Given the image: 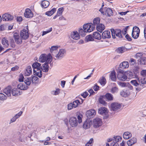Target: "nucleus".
I'll use <instances>...</instances> for the list:
<instances>
[{
    "label": "nucleus",
    "instance_id": "f257e3e1",
    "mask_svg": "<svg viewBox=\"0 0 146 146\" xmlns=\"http://www.w3.org/2000/svg\"><path fill=\"white\" fill-rule=\"evenodd\" d=\"M82 28H80L78 30L80 34L82 36H84L86 35V33H90L94 29V27L93 26L92 23H88L84 24Z\"/></svg>",
    "mask_w": 146,
    "mask_h": 146
},
{
    "label": "nucleus",
    "instance_id": "f03ea898",
    "mask_svg": "<svg viewBox=\"0 0 146 146\" xmlns=\"http://www.w3.org/2000/svg\"><path fill=\"white\" fill-rule=\"evenodd\" d=\"M112 38H122L123 36L121 34V31L120 29H116L114 30L113 29H112L111 30Z\"/></svg>",
    "mask_w": 146,
    "mask_h": 146
},
{
    "label": "nucleus",
    "instance_id": "7ed1b4c3",
    "mask_svg": "<svg viewBox=\"0 0 146 146\" xmlns=\"http://www.w3.org/2000/svg\"><path fill=\"white\" fill-rule=\"evenodd\" d=\"M136 78L137 80H132L130 81V83L133 86L137 87L136 90L137 91L139 92L143 88V86H141L140 84L138 76Z\"/></svg>",
    "mask_w": 146,
    "mask_h": 146
},
{
    "label": "nucleus",
    "instance_id": "20e7f679",
    "mask_svg": "<svg viewBox=\"0 0 146 146\" xmlns=\"http://www.w3.org/2000/svg\"><path fill=\"white\" fill-rule=\"evenodd\" d=\"M117 79L123 81H125L127 79V77L123 70H119L117 72Z\"/></svg>",
    "mask_w": 146,
    "mask_h": 146
},
{
    "label": "nucleus",
    "instance_id": "39448f33",
    "mask_svg": "<svg viewBox=\"0 0 146 146\" xmlns=\"http://www.w3.org/2000/svg\"><path fill=\"white\" fill-rule=\"evenodd\" d=\"M102 123V119L99 117H97L93 120V126L94 128H97L101 126Z\"/></svg>",
    "mask_w": 146,
    "mask_h": 146
},
{
    "label": "nucleus",
    "instance_id": "423d86ee",
    "mask_svg": "<svg viewBox=\"0 0 146 146\" xmlns=\"http://www.w3.org/2000/svg\"><path fill=\"white\" fill-rule=\"evenodd\" d=\"M65 51L64 49H61L58 52L56 53L55 55L54 56V57H55L54 58L55 60L60 59L63 57L64 55Z\"/></svg>",
    "mask_w": 146,
    "mask_h": 146
},
{
    "label": "nucleus",
    "instance_id": "0eeeda50",
    "mask_svg": "<svg viewBox=\"0 0 146 146\" xmlns=\"http://www.w3.org/2000/svg\"><path fill=\"white\" fill-rule=\"evenodd\" d=\"M127 45L118 47L115 50V51L118 54H122L127 51L130 48L127 47Z\"/></svg>",
    "mask_w": 146,
    "mask_h": 146
},
{
    "label": "nucleus",
    "instance_id": "6e6552de",
    "mask_svg": "<svg viewBox=\"0 0 146 146\" xmlns=\"http://www.w3.org/2000/svg\"><path fill=\"white\" fill-rule=\"evenodd\" d=\"M111 109L113 111H116L119 109L121 107L120 104L116 102L113 103L111 105Z\"/></svg>",
    "mask_w": 146,
    "mask_h": 146
},
{
    "label": "nucleus",
    "instance_id": "1a4fd4ad",
    "mask_svg": "<svg viewBox=\"0 0 146 146\" xmlns=\"http://www.w3.org/2000/svg\"><path fill=\"white\" fill-rule=\"evenodd\" d=\"M13 37L15 40V42L18 44H21L22 43V38L20 37L19 34L16 33L14 34Z\"/></svg>",
    "mask_w": 146,
    "mask_h": 146
},
{
    "label": "nucleus",
    "instance_id": "9d476101",
    "mask_svg": "<svg viewBox=\"0 0 146 146\" xmlns=\"http://www.w3.org/2000/svg\"><path fill=\"white\" fill-rule=\"evenodd\" d=\"M20 36L23 39H27L29 36L28 31L25 29L23 30L20 32Z\"/></svg>",
    "mask_w": 146,
    "mask_h": 146
},
{
    "label": "nucleus",
    "instance_id": "9b49d317",
    "mask_svg": "<svg viewBox=\"0 0 146 146\" xmlns=\"http://www.w3.org/2000/svg\"><path fill=\"white\" fill-rule=\"evenodd\" d=\"M13 17L8 13H5L2 15V19L4 21H11L13 19Z\"/></svg>",
    "mask_w": 146,
    "mask_h": 146
},
{
    "label": "nucleus",
    "instance_id": "f8f14e48",
    "mask_svg": "<svg viewBox=\"0 0 146 146\" xmlns=\"http://www.w3.org/2000/svg\"><path fill=\"white\" fill-rule=\"evenodd\" d=\"M70 124L72 127L76 126L78 124L77 120L76 117H71L69 120Z\"/></svg>",
    "mask_w": 146,
    "mask_h": 146
},
{
    "label": "nucleus",
    "instance_id": "ddd939ff",
    "mask_svg": "<svg viewBox=\"0 0 146 146\" xmlns=\"http://www.w3.org/2000/svg\"><path fill=\"white\" fill-rule=\"evenodd\" d=\"M108 109L105 107L100 108L98 110V112L100 114L104 115H106L108 113Z\"/></svg>",
    "mask_w": 146,
    "mask_h": 146
},
{
    "label": "nucleus",
    "instance_id": "4468645a",
    "mask_svg": "<svg viewBox=\"0 0 146 146\" xmlns=\"http://www.w3.org/2000/svg\"><path fill=\"white\" fill-rule=\"evenodd\" d=\"M41 66V64L37 62H35L33 64L32 67L34 69V73H35V72L36 70H41L42 67Z\"/></svg>",
    "mask_w": 146,
    "mask_h": 146
},
{
    "label": "nucleus",
    "instance_id": "2eb2a0df",
    "mask_svg": "<svg viewBox=\"0 0 146 146\" xmlns=\"http://www.w3.org/2000/svg\"><path fill=\"white\" fill-rule=\"evenodd\" d=\"M92 124V121L90 119H87L84 122L83 127L84 129H87L90 127Z\"/></svg>",
    "mask_w": 146,
    "mask_h": 146
},
{
    "label": "nucleus",
    "instance_id": "dca6fc26",
    "mask_svg": "<svg viewBox=\"0 0 146 146\" xmlns=\"http://www.w3.org/2000/svg\"><path fill=\"white\" fill-rule=\"evenodd\" d=\"M24 15L25 17L27 18H32L33 16L31 11L29 9H26Z\"/></svg>",
    "mask_w": 146,
    "mask_h": 146
},
{
    "label": "nucleus",
    "instance_id": "f3484780",
    "mask_svg": "<svg viewBox=\"0 0 146 146\" xmlns=\"http://www.w3.org/2000/svg\"><path fill=\"white\" fill-rule=\"evenodd\" d=\"M71 38L75 40H78L80 38V36L78 33L76 31L71 33Z\"/></svg>",
    "mask_w": 146,
    "mask_h": 146
},
{
    "label": "nucleus",
    "instance_id": "a211bd4d",
    "mask_svg": "<svg viewBox=\"0 0 146 146\" xmlns=\"http://www.w3.org/2000/svg\"><path fill=\"white\" fill-rule=\"evenodd\" d=\"M96 114L95 110L91 109L88 111L86 113V115L88 118L93 117Z\"/></svg>",
    "mask_w": 146,
    "mask_h": 146
},
{
    "label": "nucleus",
    "instance_id": "6ab92c4d",
    "mask_svg": "<svg viewBox=\"0 0 146 146\" xmlns=\"http://www.w3.org/2000/svg\"><path fill=\"white\" fill-rule=\"evenodd\" d=\"M127 78L129 79H131L133 78H137V74H135L133 72L131 71H128L127 73Z\"/></svg>",
    "mask_w": 146,
    "mask_h": 146
},
{
    "label": "nucleus",
    "instance_id": "aec40b11",
    "mask_svg": "<svg viewBox=\"0 0 146 146\" xmlns=\"http://www.w3.org/2000/svg\"><path fill=\"white\" fill-rule=\"evenodd\" d=\"M102 38L103 39L109 38L111 37L110 33L109 31H104L102 33Z\"/></svg>",
    "mask_w": 146,
    "mask_h": 146
},
{
    "label": "nucleus",
    "instance_id": "412c9836",
    "mask_svg": "<svg viewBox=\"0 0 146 146\" xmlns=\"http://www.w3.org/2000/svg\"><path fill=\"white\" fill-rule=\"evenodd\" d=\"M11 86H8L6 88L3 90V92L7 96L10 97L11 96Z\"/></svg>",
    "mask_w": 146,
    "mask_h": 146
},
{
    "label": "nucleus",
    "instance_id": "4be33fe9",
    "mask_svg": "<svg viewBox=\"0 0 146 146\" xmlns=\"http://www.w3.org/2000/svg\"><path fill=\"white\" fill-rule=\"evenodd\" d=\"M58 46H52L51 47L50 50V52L52 54V55L54 57L56 53H57L58 51L57 49Z\"/></svg>",
    "mask_w": 146,
    "mask_h": 146
},
{
    "label": "nucleus",
    "instance_id": "5701e85b",
    "mask_svg": "<svg viewBox=\"0 0 146 146\" xmlns=\"http://www.w3.org/2000/svg\"><path fill=\"white\" fill-rule=\"evenodd\" d=\"M32 73V69L31 66H28L26 68L24 75L25 76H30Z\"/></svg>",
    "mask_w": 146,
    "mask_h": 146
},
{
    "label": "nucleus",
    "instance_id": "b1692460",
    "mask_svg": "<svg viewBox=\"0 0 146 146\" xmlns=\"http://www.w3.org/2000/svg\"><path fill=\"white\" fill-rule=\"evenodd\" d=\"M129 66V63L127 61H124L120 63L119 65V67L123 69L128 68Z\"/></svg>",
    "mask_w": 146,
    "mask_h": 146
},
{
    "label": "nucleus",
    "instance_id": "393cba45",
    "mask_svg": "<svg viewBox=\"0 0 146 146\" xmlns=\"http://www.w3.org/2000/svg\"><path fill=\"white\" fill-rule=\"evenodd\" d=\"M12 95L13 96H16L21 94L20 90L17 88H13L11 91Z\"/></svg>",
    "mask_w": 146,
    "mask_h": 146
},
{
    "label": "nucleus",
    "instance_id": "a878e982",
    "mask_svg": "<svg viewBox=\"0 0 146 146\" xmlns=\"http://www.w3.org/2000/svg\"><path fill=\"white\" fill-rule=\"evenodd\" d=\"M137 141V139L135 137H133L127 141V144L129 146H131L135 143Z\"/></svg>",
    "mask_w": 146,
    "mask_h": 146
},
{
    "label": "nucleus",
    "instance_id": "bb28decb",
    "mask_svg": "<svg viewBox=\"0 0 146 146\" xmlns=\"http://www.w3.org/2000/svg\"><path fill=\"white\" fill-rule=\"evenodd\" d=\"M47 55L45 54H42L39 57V61L40 62H45L47 57Z\"/></svg>",
    "mask_w": 146,
    "mask_h": 146
},
{
    "label": "nucleus",
    "instance_id": "cd10ccee",
    "mask_svg": "<svg viewBox=\"0 0 146 146\" xmlns=\"http://www.w3.org/2000/svg\"><path fill=\"white\" fill-rule=\"evenodd\" d=\"M17 87L19 90H25L28 89L29 87L22 83H21L18 85Z\"/></svg>",
    "mask_w": 146,
    "mask_h": 146
},
{
    "label": "nucleus",
    "instance_id": "c85d7f7f",
    "mask_svg": "<svg viewBox=\"0 0 146 146\" xmlns=\"http://www.w3.org/2000/svg\"><path fill=\"white\" fill-rule=\"evenodd\" d=\"M49 2L48 1L44 0L41 2V6L43 8H46L49 6Z\"/></svg>",
    "mask_w": 146,
    "mask_h": 146
},
{
    "label": "nucleus",
    "instance_id": "c756f323",
    "mask_svg": "<svg viewBox=\"0 0 146 146\" xmlns=\"http://www.w3.org/2000/svg\"><path fill=\"white\" fill-rule=\"evenodd\" d=\"M96 27L97 30L100 33H102L105 29V26L104 25L101 23L99 24Z\"/></svg>",
    "mask_w": 146,
    "mask_h": 146
},
{
    "label": "nucleus",
    "instance_id": "7c9ffc66",
    "mask_svg": "<svg viewBox=\"0 0 146 146\" xmlns=\"http://www.w3.org/2000/svg\"><path fill=\"white\" fill-rule=\"evenodd\" d=\"M100 19L99 17H97L95 18L93 20V26L94 27V29L95 28V26H97V25H98L99 24H100Z\"/></svg>",
    "mask_w": 146,
    "mask_h": 146
},
{
    "label": "nucleus",
    "instance_id": "2f4dec72",
    "mask_svg": "<svg viewBox=\"0 0 146 146\" xmlns=\"http://www.w3.org/2000/svg\"><path fill=\"white\" fill-rule=\"evenodd\" d=\"M123 136L124 139H127L131 138L132 135L129 132L126 131L123 133Z\"/></svg>",
    "mask_w": 146,
    "mask_h": 146
},
{
    "label": "nucleus",
    "instance_id": "473e14b6",
    "mask_svg": "<svg viewBox=\"0 0 146 146\" xmlns=\"http://www.w3.org/2000/svg\"><path fill=\"white\" fill-rule=\"evenodd\" d=\"M41 69L44 72H47L48 70L49 66L46 63H45L42 66Z\"/></svg>",
    "mask_w": 146,
    "mask_h": 146
},
{
    "label": "nucleus",
    "instance_id": "72a5a7b5",
    "mask_svg": "<svg viewBox=\"0 0 146 146\" xmlns=\"http://www.w3.org/2000/svg\"><path fill=\"white\" fill-rule=\"evenodd\" d=\"M93 37L94 38L98 40H100L101 38V35L98 32L93 33Z\"/></svg>",
    "mask_w": 146,
    "mask_h": 146
},
{
    "label": "nucleus",
    "instance_id": "f704fd0d",
    "mask_svg": "<svg viewBox=\"0 0 146 146\" xmlns=\"http://www.w3.org/2000/svg\"><path fill=\"white\" fill-rule=\"evenodd\" d=\"M8 40L7 38H4L2 40V44L6 47H8L9 45V43L8 42Z\"/></svg>",
    "mask_w": 146,
    "mask_h": 146
},
{
    "label": "nucleus",
    "instance_id": "c9c22d12",
    "mask_svg": "<svg viewBox=\"0 0 146 146\" xmlns=\"http://www.w3.org/2000/svg\"><path fill=\"white\" fill-rule=\"evenodd\" d=\"M24 82L27 86H29L32 82L31 77L26 78L24 79Z\"/></svg>",
    "mask_w": 146,
    "mask_h": 146
},
{
    "label": "nucleus",
    "instance_id": "e433bc0d",
    "mask_svg": "<svg viewBox=\"0 0 146 146\" xmlns=\"http://www.w3.org/2000/svg\"><path fill=\"white\" fill-rule=\"evenodd\" d=\"M139 80L141 86H143V85L146 84V76H142L140 79L139 78Z\"/></svg>",
    "mask_w": 146,
    "mask_h": 146
},
{
    "label": "nucleus",
    "instance_id": "4c0bfd02",
    "mask_svg": "<svg viewBox=\"0 0 146 146\" xmlns=\"http://www.w3.org/2000/svg\"><path fill=\"white\" fill-rule=\"evenodd\" d=\"M138 62L141 65H145L146 64V57H142L138 60Z\"/></svg>",
    "mask_w": 146,
    "mask_h": 146
},
{
    "label": "nucleus",
    "instance_id": "58836bf2",
    "mask_svg": "<svg viewBox=\"0 0 146 146\" xmlns=\"http://www.w3.org/2000/svg\"><path fill=\"white\" fill-rule=\"evenodd\" d=\"M56 11V8H52L50 11L46 12L45 14L48 16H51Z\"/></svg>",
    "mask_w": 146,
    "mask_h": 146
},
{
    "label": "nucleus",
    "instance_id": "ea45409f",
    "mask_svg": "<svg viewBox=\"0 0 146 146\" xmlns=\"http://www.w3.org/2000/svg\"><path fill=\"white\" fill-rule=\"evenodd\" d=\"M106 98L108 101H112L113 100V95L110 93H107L105 95Z\"/></svg>",
    "mask_w": 146,
    "mask_h": 146
},
{
    "label": "nucleus",
    "instance_id": "a19ab883",
    "mask_svg": "<svg viewBox=\"0 0 146 146\" xmlns=\"http://www.w3.org/2000/svg\"><path fill=\"white\" fill-rule=\"evenodd\" d=\"M99 82L101 85L103 86H104L106 83V80L105 78L102 77L100 78L99 80Z\"/></svg>",
    "mask_w": 146,
    "mask_h": 146
},
{
    "label": "nucleus",
    "instance_id": "79ce46f5",
    "mask_svg": "<svg viewBox=\"0 0 146 146\" xmlns=\"http://www.w3.org/2000/svg\"><path fill=\"white\" fill-rule=\"evenodd\" d=\"M110 78L113 81H115L116 79V76L115 73L114 71H112L111 72L110 75Z\"/></svg>",
    "mask_w": 146,
    "mask_h": 146
},
{
    "label": "nucleus",
    "instance_id": "37998d69",
    "mask_svg": "<svg viewBox=\"0 0 146 146\" xmlns=\"http://www.w3.org/2000/svg\"><path fill=\"white\" fill-rule=\"evenodd\" d=\"M52 56L50 54H48L47 56L46 59L45 63H46L47 64L51 63L52 60Z\"/></svg>",
    "mask_w": 146,
    "mask_h": 146
},
{
    "label": "nucleus",
    "instance_id": "c03bdc74",
    "mask_svg": "<svg viewBox=\"0 0 146 146\" xmlns=\"http://www.w3.org/2000/svg\"><path fill=\"white\" fill-rule=\"evenodd\" d=\"M106 13L108 16L112 15H113V13L112 10L111 9L109 8H106Z\"/></svg>",
    "mask_w": 146,
    "mask_h": 146
},
{
    "label": "nucleus",
    "instance_id": "a18cd8bd",
    "mask_svg": "<svg viewBox=\"0 0 146 146\" xmlns=\"http://www.w3.org/2000/svg\"><path fill=\"white\" fill-rule=\"evenodd\" d=\"M17 134L19 135V137L18 138L19 140L21 142H25V138L24 135L23 134H21L20 132H18Z\"/></svg>",
    "mask_w": 146,
    "mask_h": 146
},
{
    "label": "nucleus",
    "instance_id": "49530a36",
    "mask_svg": "<svg viewBox=\"0 0 146 146\" xmlns=\"http://www.w3.org/2000/svg\"><path fill=\"white\" fill-rule=\"evenodd\" d=\"M118 90V88L116 86H115L111 88L110 90V92L113 94H114L117 93Z\"/></svg>",
    "mask_w": 146,
    "mask_h": 146
},
{
    "label": "nucleus",
    "instance_id": "de8ad7c7",
    "mask_svg": "<svg viewBox=\"0 0 146 146\" xmlns=\"http://www.w3.org/2000/svg\"><path fill=\"white\" fill-rule=\"evenodd\" d=\"M121 137L119 136H114L113 139V142L117 143L121 140Z\"/></svg>",
    "mask_w": 146,
    "mask_h": 146
},
{
    "label": "nucleus",
    "instance_id": "09e8293b",
    "mask_svg": "<svg viewBox=\"0 0 146 146\" xmlns=\"http://www.w3.org/2000/svg\"><path fill=\"white\" fill-rule=\"evenodd\" d=\"M72 103L74 106V108H76L78 106V105L81 104L80 102L78 100L74 101Z\"/></svg>",
    "mask_w": 146,
    "mask_h": 146
},
{
    "label": "nucleus",
    "instance_id": "8fccbe9b",
    "mask_svg": "<svg viewBox=\"0 0 146 146\" xmlns=\"http://www.w3.org/2000/svg\"><path fill=\"white\" fill-rule=\"evenodd\" d=\"M60 93V89L58 88H56L55 90H53L51 91V94L54 95H57Z\"/></svg>",
    "mask_w": 146,
    "mask_h": 146
},
{
    "label": "nucleus",
    "instance_id": "3c124183",
    "mask_svg": "<svg viewBox=\"0 0 146 146\" xmlns=\"http://www.w3.org/2000/svg\"><path fill=\"white\" fill-rule=\"evenodd\" d=\"M34 73L35 75H36L39 78H41L42 76V72L41 70H36L35 72Z\"/></svg>",
    "mask_w": 146,
    "mask_h": 146
},
{
    "label": "nucleus",
    "instance_id": "603ef678",
    "mask_svg": "<svg viewBox=\"0 0 146 146\" xmlns=\"http://www.w3.org/2000/svg\"><path fill=\"white\" fill-rule=\"evenodd\" d=\"M9 42L10 47L11 48H14L15 45L13 39L11 38L9 39Z\"/></svg>",
    "mask_w": 146,
    "mask_h": 146
},
{
    "label": "nucleus",
    "instance_id": "864d4df0",
    "mask_svg": "<svg viewBox=\"0 0 146 146\" xmlns=\"http://www.w3.org/2000/svg\"><path fill=\"white\" fill-rule=\"evenodd\" d=\"M127 82H117L118 84L122 88H126V86L127 84Z\"/></svg>",
    "mask_w": 146,
    "mask_h": 146
},
{
    "label": "nucleus",
    "instance_id": "5fc2aeb1",
    "mask_svg": "<svg viewBox=\"0 0 146 146\" xmlns=\"http://www.w3.org/2000/svg\"><path fill=\"white\" fill-rule=\"evenodd\" d=\"M140 33L132 31L131 35L132 37L134 39L137 38L139 36Z\"/></svg>",
    "mask_w": 146,
    "mask_h": 146
},
{
    "label": "nucleus",
    "instance_id": "6e6d98bb",
    "mask_svg": "<svg viewBox=\"0 0 146 146\" xmlns=\"http://www.w3.org/2000/svg\"><path fill=\"white\" fill-rule=\"evenodd\" d=\"M31 78V81L32 83L36 84L38 82V78L36 76H33V77Z\"/></svg>",
    "mask_w": 146,
    "mask_h": 146
},
{
    "label": "nucleus",
    "instance_id": "4d7b16f0",
    "mask_svg": "<svg viewBox=\"0 0 146 146\" xmlns=\"http://www.w3.org/2000/svg\"><path fill=\"white\" fill-rule=\"evenodd\" d=\"M64 11V8L63 7H60L58 9V10L56 14L59 16L62 14L63 12Z\"/></svg>",
    "mask_w": 146,
    "mask_h": 146
},
{
    "label": "nucleus",
    "instance_id": "13d9d810",
    "mask_svg": "<svg viewBox=\"0 0 146 146\" xmlns=\"http://www.w3.org/2000/svg\"><path fill=\"white\" fill-rule=\"evenodd\" d=\"M7 96H5L4 94L0 93V100H4L7 99Z\"/></svg>",
    "mask_w": 146,
    "mask_h": 146
},
{
    "label": "nucleus",
    "instance_id": "bf43d9fd",
    "mask_svg": "<svg viewBox=\"0 0 146 146\" xmlns=\"http://www.w3.org/2000/svg\"><path fill=\"white\" fill-rule=\"evenodd\" d=\"M86 38L87 42L89 41H92L94 40V39L91 35H89L86 36Z\"/></svg>",
    "mask_w": 146,
    "mask_h": 146
},
{
    "label": "nucleus",
    "instance_id": "052dcab7",
    "mask_svg": "<svg viewBox=\"0 0 146 146\" xmlns=\"http://www.w3.org/2000/svg\"><path fill=\"white\" fill-rule=\"evenodd\" d=\"M100 103L104 106H106L107 105V103L102 98H100L99 100Z\"/></svg>",
    "mask_w": 146,
    "mask_h": 146
},
{
    "label": "nucleus",
    "instance_id": "680f3d73",
    "mask_svg": "<svg viewBox=\"0 0 146 146\" xmlns=\"http://www.w3.org/2000/svg\"><path fill=\"white\" fill-rule=\"evenodd\" d=\"M133 31L134 32H136V33L137 32V33H140V30L139 28L137 26H135L133 27L132 31Z\"/></svg>",
    "mask_w": 146,
    "mask_h": 146
},
{
    "label": "nucleus",
    "instance_id": "e2e57ef3",
    "mask_svg": "<svg viewBox=\"0 0 146 146\" xmlns=\"http://www.w3.org/2000/svg\"><path fill=\"white\" fill-rule=\"evenodd\" d=\"M52 30V27L50 28L49 29H48L46 31H43L42 35V36H43L46 34L51 32Z\"/></svg>",
    "mask_w": 146,
    "mask_h": 146
},
{
    "label": "nucleus",
    "instance_id": "0e129e2a",
    "mask_svg": "<svg viewBox=\"0 0 146 146\" xmlns=\"http://www.w3.org/2000/svg\"><path fill=\"white\" fill-rule=\"evenodd\" d=\"M24 78L23 76V74H21L19 76V81L20 82H23L24 80Z\"/></svg>",
    "mask_w": 146,
    "mask_h": 146
},
{
    "label": "nucleus",
    "instance_id": "69168bd1",
    "mask_svg": "<svg viewBox=\"0 0 146 146\" xmlns=\"http://www.w3.org/2000/svg\"><path fill=\"white\" fill-rule=\"evenodd\" d=\"M106 7L101 8L99 10V11L102 14L104 15L105 14V12L106 11Z\"/></svg>",
    "mask_w": 146,
    "mask_h": 146
},
{
    "label": "nucleus",
    "instance_id": "338daca9",
    "mask_svg": "<svg viewBox=\"0 0 146 146\" xmlns=\"http://www.w3.org/2000/svg\"><path fill=\"white\" fill-rule=\"evenodd\" d=\"M130 64L131 65H134L136 61L134 59L131 58L129 61Z\"/></svg>",
    "mask_w": 146,
    "mask_h": 146
},
{
    "label": "nucleus",
    "instance_id": "774afa93",
    "mask_svg": "<svg viewBox=\"0 0 146 146\" xmlns=\"http://www.w3.org/2000/svg\"><path fill=\"white\" fill-rule=\"evenodd\" d=\"M74 108V106L72 103L68 104V110L72 109Z\"/></svg>",
    "mask_w": 146,
    "mask_h": 146
}]
</instances>
